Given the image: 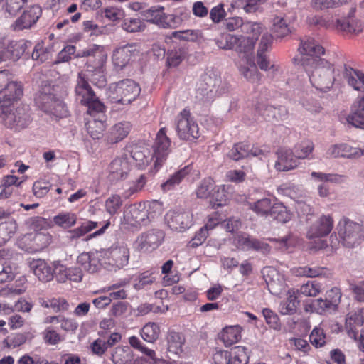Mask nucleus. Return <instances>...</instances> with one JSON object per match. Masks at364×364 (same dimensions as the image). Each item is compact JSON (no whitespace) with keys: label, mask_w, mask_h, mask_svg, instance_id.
I'll list each match as a JSON object with an SVG mask.
<instances>
[{"label":"nucleus","mask_w":364,"mask_h":364,"mask_svg":"<svg viewBox=\"0 0 364 364\" xmlns=\"http://www.w3.org/2000/svg\"><path fill=\"white\" fill-rule=\"evenodd\" d=\"M168 227L177 232H184L193 224V215L189 211L171 210L166 215Z\"/></svg>","instance_id":"obj_17"},{"label":"nucleus","mask_w":364,"mask_h":364,"mask_svg":"<svg viewBox=\"0 0 364 364\" xmlns=\"http://www.w3.org/2000/svg\"><path fill=\"white\" fill-rule=\"evenodd\" d=\"M141 88L134 80H122L109 87L108 98L112 103L129 105L139 95Z\"/></svg>","instance_id":"obj_6"},{"label":"nucleus","mask_w":364,"mask_h":364,"mask_svg":"<svg viewBox=\"0 0 364 364\" xmlns=\"http://www.w3.org/2000/svg\"><path fill=\"white\" fill-rule=\"evenodd\" d=\"M311 343L316 348H320L326 343V334L322 328L315 327L309 336Z\"/></svg>","instance_id":"obj_61"},{"label":"nucleus","mask_w":364,"mask_h":364,"mask_svg":"<svg viewBox=\"0 0 364 364\" xmlns=\"http://www.w3.org/2000/svg\"><path fill=\"white\" fill-rule=\"evenodd\" d=\"M98 333L100 335V338H97L91 343L90 348L93 354L102 356L105 353L109 348L105 341L106 333L100 331Z\"/></svg>","instance_id":"obj_54"},{"label":"nucleus","mask_w":364,"mask_h":364,"mask_svg":"<svg viewBox=\"0 0 364 364\" xmlns=\"http://www.w3.org/2000/svg\"><path fill=\"white\" fill-rule=\"evenodd\" d=\"M146 215H147L148 223L162 214L163 205L161 203L153 200L146 203Z\"/></svg>","instance_id":"obj_58"},{"label":"nucleus","mask_w":364,"mask_h":364,"mask_svg":"<svg viewBox=\"0 0 364 364\" xmlns=\"http://www.w3.org/2000/svg\"><path fill=\"white\" fill-rule=\"evenodd\" d=\"M98 222L87 220L71 231L73 238H79L90 232L99 225Z\"/></svg>","instance_id":"obj_55"},{"label":"nucleus","mask_w":364,"mask_h":364,"mask_svg":"<svg viewBox=\"0 0 364 364\" xmlns=\"http://www.w3.org/2000/svg\"><path fill=\"white\" fill-rule=\"evenodd\" d=\"M106 107L104 109H97L93 112H87L90 118L87 119L86 129L90 136L94 139H99L104 136V131L107 126Z\"/></svg>","instance_id":"obj_15"},{"label":"nucleus","mask_w":364,"mask_h":364,"mask_svg":"<svg viewBox=\"0 0 364 364\" xmlns=\"http://www.w3.org/2000/svg\"><path fill=\"white\" fill-rule=\"evenodd\" d=\"M298 51L301 55L299 61L304 68L314 65L315 59H321V55L325 53L323 46L312 38L302 39Z\"/></svg>","instance_id":"obj_11"},{"label":"nucleus","mask_w":364,"mask_h":364,"mask_svg":"<svg viewBox=\"0 0 364 364\" xmlns=\"http://www.w3.org/2000/svg\"><path fill=\"white\" fill-rule=\"evenodd\" d=\"M360 224L343 217L338 224V233L344 246L351 248L361 242Z\"/></svg>","instance_id":"obj_9"},{"label":"nucleus","mask_w":364,"mask_h":364,"mask_svg":"<svg viewBox=\"0 0 364 364\" xmlns=\"http://www.w3.org/2000/svg\"><path fill=\"white\" fill-rule=\"evenodd\" d=\"M66 92L60 94L55 86L42 85L34 97L36 105L39 109L55 119H62L69 115V110L64 101Z\"/></svg>","instance_id":"obj_1"},{"label":"nucleus","mask_w":364,"mask_h":364,"mask_svg":"<svg viewBox=\"0 0 364 364\" xmlns=\"http://www.w3.org/2000/svg\"><path fill=\"white\" fill-rule=\"evenodd\" d=\"M29 267L40 281L48 282L53 279L55 270L45 260L32 259L29 262Z\"/></svg>","instance_id":"obj_28"},{"label":"nucleus","mask_w":364,"mask_h":364,"mask_svg":"<svg viewBox=\"0 0 364 364\" xmlns=\"http://www.w3.org/2000/svg\"><path fill=\"white\" fill-rule=\"evenodd\" d=\"M77 220L75 213L68 211H63L55 215L53 218V223L63 229H68L73 227Z\"/></svg>","instance_id":"obj_41"},{"label":"nucleus","mask_w":364,"mask_h":364,"mask_svg":"<svg viewBox=\"0 0 364 364\" xmlns=\"http://www.w3.org/2000/svg\"><path fill=\"white\" fill-rule=\"evenodd\" d=\"M293 273L298 277H329L332 275L330 269L321 267H299L292 269Z\"/></svg>","instance_id":"obj_35"},{"label":"nucleus","mask_w":364,"mask_h":364,"mask_svg":"<svg viewBox=\"0 0 364 364\" xmlns=\"http://www.w3.org/2000/svg\"><path fill=\"white\" fill-rule=\"evenodd\" d=\"M277 159L274 168L278 171H288L296 168L299 165L294 151L290 149L280 147L276 151Z\"/></svg>","instance_id":"obj_22"},{"label":"nucleus","mask_w":364,"mask_h":364,"mask_svg":"<svg viewBox=\"0 0 364 364\" xmlns=\"http://www.w3.org/2000/svg\"><path fill=\"white\" fill-rule=\"evenodd\" d=\"M321 290V284L315 281H309L300 288L301 294L306 296H316Z\"/></svg>","instance_id":"obj_63"},{"label":"nucleus","mask_w":364,"mask_h":364,"mask_svg":"<svg viewBox=\"0 0 364 364\" xmlns=\"http://www.w3.org/2000/svg\"><path fill=\"white\" fill-rule=\"evenodd\" d=\"M121 26L128 33L141 32L146 28L145 23L139 18H125Z\"/></svg>","instance_id":"obj_48"},{"label":"nucleus","mask_w":364,"mask_h":364,"mask_svg":"<svg viewBox=\"0 0 364 364\" xmlns=\"http://www.w3.org/2000/svg\"><path fill=\"white\" fill-rule=\"evenodd\" d=\"M146 208V203L131 204L124 213V219L127 224L135 228L146 225L149 223Z\"/></svg>","instance_id":"obj_19"},{"label":"nucleus","mask_w":364,"mask_h":364,"mask_svg":"<svg viewBox=\"0 0 364 364\" xmlns=\"http://www.w3.org/2000/svg\"><path fill=\"white\" fill-rule=\"evenodd\" d=\"M77 264L82 270L89 273L97 272L100 269L99 259L87 252H83L77 257Z\"/></svg>","instance_id":"obj_37"},{"label":"nucleus","mask_w":364,"mask_h":364,"mask_svg":"<svg viewBox=\"0 0 364 364\" xmlns=\"http://www.w3.org/2000/svg\"><path fill=\"white\" fill-rule=\"evenodd\" d=\"M343 77L355 90L364 92V73L347 65L344 66ZM346 122L355 127L364 129V95L353 104Z\"/></svg>","instance_id":"obj_3"},{"label":"nucleus","mask_w":364,"mask_h":364,"mask_svg":"<svg viewBox=\"0 0 364 364\" xmlns=\"http://www.w3.org/2000/svg\"><path fill=\"white\" fill-rule=\"evenodd\" d=\"M168 350L175 354H180L183 352V347L185 343V338L181 333L169 331L167 335Z\"/></svg>","instance_id":"obj_42"},{"label":"nucleus","mask_w":364,"mask_h":364,"mask_svg":"<svg viewBox=\"0 0 364 364\" xmlns=\"http://www.w3.org/2000/svg\"><path fill=\"white\" fill-rule=\"evenodd\" d=\"M314 149V143L311 141H304L294 146L295 156L299 159L309 158Z\"/></svg>","instance_id":"obj_56"},{"label":"nucleus","mask_w":364,"mask_h":364,"mask_svg":"<svg viewBox=\"0 0 364 364\" xmlns=\"http://www.w3.org/2000/svg\"><path fill=\"white\" fill-rule=\"evenodd\" d=\"M273 22L272 32L276 38H282L291 33L289 25L283 18L277 16Z\"/></svg>","instance_id":"obj_51"},{"label":"nucleus","mask_w":364,"mask_h":364,"mask_svg":"<svg viewBox=\"0 0 364 364\" xmlns=\"http://www.w3.org/2000/svg\"><path fill=\"white\" fill-rule=\"evenodd\" d=\"M267 0H234L232 6L234 8H243L247 13L254 12L257 6L264 4Z\"/></svg>","instance_id":"obj_57"},{"label":"nucleus","mask_w":364,"mask_h":364,"mask_svg":"<svg viewBox=\"0 0 364 364\" xmlns=\"http://www.w3.org/2000/svg\"><path fill=\"white\" fill-rule=\"evenodd\" d=\"M139 52V46L137 44H127L114 51L112 62L116 68L122 69L129 63L132 58L138 55Z\"/></svg>","instance_id":"obj_20"},{"label":"nucleus","mask_w":364,"mask_h":364,"mask_svg":"<svg viewBox=\"0 0 364 364\" xmlns=\"http://www.w3.org/2000/svg\"><path fill=\"white\" fill-rule=\"evenodd\" d=\"M171 139L167 136L166 127L161 128L156 134L155 141L152 146L153 154L150 159L140 150H135L132 152V158L135 160L136 165L140 168H145L153 161L154 168L156 171L162 167L171 152Z\"/></svg>","instance_id":"obj_2"},{"label":"nucleus","mask_w":364,"mask_h":364,"mask_svg":"<svg viewBox=\"0 0 364 364\" xmlns=\"http://www.w3.org/2000/svg\"><path fill=\"white\" fill-rule=\"evenodd\" d=\"M10 213L0 208V247L6 244L16 232V221L11 218Z\"/></svg>","instance_id":"obj_21"},{"label":"nucleus","mask_w":364,"mask_h":364,"mask_svg":"<svg viewBox=\"0 0 364 364\" xmlns=\"http://www.w3.org/2000/svg\"><path fill=\"white\" fill-rule=\"evenodd\" d=\"M242 328L239 325L225 327L219 335V338L225 346H230L241 340Z\"/></svg>","instance_id":"obj_32"},{"label":"nucleus","mask_w":364,"mask_h":364,"mask_svg":"<svg viewBox=\"0 0 364 364\" xmlns=\"http://www.w3.org/2000/svg\"><path fill=\"white\" fill-rule=\"evenodd\" d=\"M132 129V124L127 121L119 122L112 126L105 134L103 140L108 145L117 144L125 139Z\"/></svg>","instance_id":"obj_23"},{"label":"nucleus","mask_w":364,"mask_h":364,"mask_svg":"<svg viewBox=\"0 0 364 364\" xmlns=\"http://www.w3.org/2000/svg\"><path fill=\"white\" fill-rule=\"evenodd\" d=\"M176 134L181 140L195 141L200 136L198 123L191 117L190 109L184 108L176 118Z\"/></svg>","instance_id":"obj_7"},{"label":"nucleus","mask_w":364,"mask_h":364,"mask_svg":"<svg viewBox=\"0 0 364 364\" xmlns=\"http://www.w3.org/2000/svg\"><path fill=\"white\" fill-rule=\"evenodd\" d=\"M0 118L8 128L19 131L26 128L29 124V117L23 108L14 110L12 106L9 108H0Z\"/></svg>","instance_id":"obj_14"},{"label":"nucleus","mask_w":364,"mask_h":364,"mask_svg":"<svg viewBox=\"0 0 364 364\" xmlns=\"http://www.w3.org/2000/svg\"><path fill=\"white\" fill-rule=\"evenodd\" d=\"M163 10V8H161V9H149L143 12V16L146 18L147 21L165 28L167 14H165Z\"/></svg>","instance_id":"obj_45"},{"label":"nucleus","mask_w":364,"mask_h":364,"mask_svg":"<svg viewBox=\"0 0 364 364\" xmlns=\"http://www.w3.org/2000/svg\"><path fill=\"white\" fill-rule=\"evenodd\" d=\"M364 309H360L356 311L350 312L347 315L346 320V328L348 334L355 341L359 340L358 348L361 351H364V334L362 331L359 334L358 327H361L364 323Z\"/></svg>","instance_id":"obj_16"},{"label":"nucleus","mask_w":364,"mask_h":364,"mask_svg":"<svg viewBox=\"0 0 364 364\" xmlns=\"http://www.w3.org/2000/svg\"><path fill=\"white\" fill-rule=\"evenodd\" d=\"M278 222L285 223L290 220L291 213L282 203L274 204L269 215Z\"/></svg>","instance_id":"obj_49"},{"label":"nucleus","mask_w":364,"mask_h":364,"mask_svg":"<svg viewBox=\"0 0 364 364\" xmlns=\"http://www.w3.org/2000/svg\"><path fill=\"white\" fill-rule=\"evenodd\" d=\"M130 171V164L127 155L114 159L109 166V178L111 181L126 178Z\"/></svg>","instance_id":"obj_24"},{"label":"nucleus","mask_w":364,"mask_h":364,"mask_svg":"<svg viewBox=\"0 0 364 364\" xmlns=\"http://www.w3.org/2000/svg\"><path fill=\"white\" fill-rule=\"evenodd\" d=\"M298 291L294 289H289L287 294V299L280 303L279 310L283 315H291L296 311L297 306L299 304L298 300Z\"/></svg>","instance_id":"obj_34"},{"label":"nucleus","mask_w":364,"mask_h":364,"mask_svg":"<svg viewBox=\"0 0 364 364\" xmlns=\"http://www.w3.org/2000/svg\"><path fill=\"white\" fill-rule=\"evenodd\" d=\"M41 14V7L38 5H33L23 11L22 14L11 24V28L14 31L29 29L36 23Z\"/></svg>","instance_id":"obj_18"},{"label":"nucleus","mask_w":364,"mask_h":364,"mask_svg":"<svg viewBox=\"0 0 364 364\" xmlns=\"http://www.w3.org/2000/svg\"><path fill=\"white\" fill-rule=\"evenodd\" d=\"M246 65L239 67L240 72L252 83H257L261 79V74L258 72L255 63L254 58H248L245 60Z\"/></svg>","instance_id":"obj_38"},{"label":"nucleus","mask_w":364,"mask_h":364,"mask_svg":"<svg viewBox=\"0 0 364 364\" xmlns=\"http://www.w3.org/2000/svg\"><path fill=\"white\" fill-rule=\"evenodd\" d=\"M129 343L134 349L147 356L154 364H156L159 360L156 358V352L147 348L137 336H130L129 338Z\"/></svg>","instance_id":"obj_44"},{"label":"nucleus","mask_w":364,"mask_h":364,"mask_svg":"<svg viewBox=\"0 0 364 364\" xmlns=\"http://www.w3.org/2000/svg\"><path fill=\"white\" fill-rule=\"evenodd\" d=\"M215 186L214 180L210 178H205L200 183L196 190V193L199 198H207L210 196Z\"/></svg>","instance_id":"obj_50"},{"label":"nucleus","mask_w":364,"mask_h":364,"mask_svg":"<svg viewBox=\"0 0 364 364\" xmlns=\"http://www.w3.org/2000/svg\"><path fill=\"white\" fill-rule=\"evenodd\" d=\"M228 156L231 159L234 161H239L240 159L249 157V145L242 142L235 144L230 151Z\"/></svg>","instance_id":"obj_52"},{"label":"nucleus","mask_w":364,"mask_h":364,"mask_svg":"<svg viewBox=\"0 0 364 364\" xmlns=\"http://www.w3.org/2000/svg\"><path fill=\"white\" fill-rule=\"evenodd\" d=\"M26 44L23 41H12L7 46L3 43L0 50V63L8 59L17 60L24 53Z\"/></svg>","instance_id":"obj_29"},{"label":"nucleus","mask_w":364,"mask_h":364,"mask_svg":"<svg viewBox=\"0 0 364 364\" xmlns=\"http://www.w3.org/2000/svg\"><path fill=\"white\" fill-rule=\"evenodd\" d=\"M333 227V220L331 215H322L309 229L307 237L309 239L327 236Z\"/></svg>","instance_id":"obj_26"},{"label":"nucleus","mask_w":364,"mask_h":364,"mask_svg":"<svg viewBox=\"0 0 364 364\" xmlns=\"http://www.w3.org/2000/svg\"><path fill=\"white\" fill-rule=\"evenodd\" d=\"M28 0H4V8L10 16H16Z\"/></svg>","instance_id":"obj_62"},{"label":"nucleus","mask_w":364,"mask_h":364,"mask_svg":"<svg viewBox=\"0 0 364 364\" xmlns=\"http://www.w3.org/2000/svg\"><path fill=\"white\" fill-rule=\"evenodd\" d=\"M235 240L237 247L244 250L268 251L269 250L268 244L262 242L256 238L250 237L246 234L237 235Z\"/></svg>","instance_id":"obj_30"},{"label":"nucleus","mask_w":364,"mask_h":364,"mask_svg":"<svg viewBox=\"0 0 364 364\" xmlns=\"http://www.w3.org/2000/svg\"><path fill=\"white\" fill-rule=\"evenodd\" d=\"M75 92L77 100L87 107V112L104 109L105 105L99 100L82 73H78Z\"/></svg>","instance_id":"obj_8"},{"label":"nucleus","mask_w":364,"mask_h":364,"mask_svg":"<svg viewBox=\"0 0 364 364\" xmlns=\"http://www.w3.org/2000/svg\"><path fill=\"white\" fill-rule=\"evenodd\" d=\"M103 53L104 50L102 46L94 44L83 50L81 53H78L76 56L77 58L88 57L89 58L97 57L98 60L102 62Z\"/></svg>","instance_id":"obj_59"},{"label":"nucleus","mask_w":364,"mask_h":364,"mask_svg":"<svg viewBox=\"0 0 364 364\" xmlns=\"http://www.w3.org/2000/svg\"><path fill=\"white\" fill-rule=\"evenodd\" d=\"M165 235L164 231L160 229L148 230L137 237L134 247L139 252H151L161 245Z\"/></svg>","instance_id":"obj_12"},{"label":"nucleus","mask_w":364,"mask_h":364,"mask_svg":"<svg viewBox=\"0 0 364 364\" xmlns=\"http://www.w3.org/2000/svg\"><path fill=\"white\" fill-rule=\"evenodd\" d=\"M247 203L250 210L261 216L269 215L273 206L272 200L269 198H263L254 202L247 201Z\"/></svg>","instance_id":"obj_39"},{"label":"nucleus","mask_w":364,"mask_h":364,"mask_svg":"<svg viewBox=\"0 0 364 364\" xmlns=\"http://www.w3.org/2000/svg\"><path fill=\"white\" fill-rule=\"evenodd\" d=\"M315 64L310 68H305L309 73V77L311 85L323 92L330 89L335 80L333 75L334 68L332 64L324 59H315Z\"/></svg>","instance_id":"obj_4"},{"label":"nucleus","mask_w":364,"mask_h":364,"mask_svg":"<svg viewBox=\"0 0 364 364\" xmlns=\"http://www.w3.org/2000/svg\"><path fill=\"white\" fill-rule=\"evenodd\" d=\"M216 45L220 49L235 50L239 54H243L245 60H247L248 58H253L255 38L242 35L223 33L216 40Z\"/></svg>","instance_id":"obj_5"},{"label":"nucleus","mask_w":364,"mask_h":364,"mask_svg":"<svg viewBox=\"0 0 364 364\" xmlns=\"http://www.w3.org/2000/svg\"><path fill=\"white\" fill-rule=\"evenodd\" d=\"M50 188L51 183L48 181L40 180L33 183V192L37 198H43L48 193Z\"/></svg>","instance_id":"obj_64"},{"label":"nucleus","mask_w":364,"mask_h":364,"mask_svg":"<svg viewBox=\"0 0 364 364\" xmlns=\"http://www.w3.org/2000/svg\"><path fill=\"white\" fill-rule=\"evenodd\" d=\"M13 255V252L9 249L0 250V284L9 282L15 278L16 268L8 262Z\"/></svg>","instance_id":"obj_27"},{"label":"nucleus","mask_w":364,"mask_h":364,"mask_svg":"<svg viewBox=\"0 0 364 364\" xmlns=\"http://www.w3.org/2000/svg\"><path fill=\"white\" fill-rule=\"evenodd\" d=\"M111 360L114 364H129L132 360L129 349L122 346L116 347L112 353Z\"/></svg>","instance_id":"obj_47"},{"label":"nucleus","mask_w":364,"mask_h":364,"mask_svg":"<svg viewBox=\"0 0 364 364\" xmlns=\"http://www.w3.org/2000/svg\"><path fill=\"white\" fill-rule=\"evenodd\" d=\"M193 171L191 165L185 166L183 168L179 169L173 173L170 177L161 185V188L164 191H168L173 189L176 186H178L181 181Z\"/></svg>","instance_id":"obj_31"},{"label":"nucleus","mask_w":364,"mask_h":364,"mask_svg":"<svg viewBox=\"0 0 364 364\" xmlns=\"http://www.w3.org/2000/svg\"><path fill=\"white\" fill-rule=\"evenodd\" d=\"M337 27L343 32L349 34H358L363 30L360 21L354 19L338 20Z\"/></svg>","instance_id":"obj_46"},{"label":"nucleus","mask_w":364,"mask_h":364,"mask_svg":"<svg viewBox=\"0 0 364 364\" xmlns=\"http://www.w3.org/2000/svg\"><path fill=\"white\" fill-rule=\"evenodd\" d=\"M358 148L350 146L347 144L331 146L326 151L327 157L357 158Z\"/></svg>","instance_id":"obj_36"},{"label":"nucleus","mask_w":364,"mask_h":364,"mask_svg":"<svg viewBox=\"0 0 364 364\" xmlns=\"http://www.w3.org/2000/svg\"><path fill=\"white\" fill-rule=\"evenodd\" d=\"M130 256L129 249L127 245H112L104 252L105 262L110 267L111 270L117 271L127 266Z\"/></svg>","instance_id":"obj_13"},{"label":"nucleus","mask_w":364,"mask_h":364,"mask_svg":"<svg viewBox=\"0 0 364 364\" xmlns=\"http://www.w3.org/2000/svg\"><path fill=\"white\" fill-rule=\"evenodd\" d=\"M102 15L109 21L118 22L124 18L125 12L122 9L111 6L104 8Z\"/></svg>","instance_id":"obj_53"},{"label":"nucleus","mask_w":364,"mask_h":364,"mask_svg":"<svg viewBox=\"0 0 364 364\" xmlns=\"http://www.w3.org/2000/svg\"><path fill=\"white\" fill-rule=\"evenodd\" d=\"M43 338L48 345H57L63 338L52 327H47L42 333Z\"/></svg>","instance_id":"obj_60"},{"label":"nucleus","mask_w":364,"mask_h":364,"mask_svg":"<svg viewBox=\"0 0 364 364\" xmlns=\"http://www.w3.org/2000/svg\"><path fill=\"white\" fill-rule=\"evenodd\" d=\"M232 187L230 185L214 186L212 198L215 200L212 203L213 208H218L227 204Z\"/></svg>","instance_id":"obj_33"},{"label":"nucleus","mask_w":364,"mask_h":364,"mask_svg":"<svg viewBox=\"0 0 364 364\" xmlns=\"http://www.w3.org/2000/svg\"><path fill=\"white\" fill-rule=\"evenodd\" d=\"M160 333L161 330L158 323L149 322L142 327L140 335L144 341L153 343L159 338Z\"/></svg>","instance_id":"obj_43"},{"label":"nucleus","mask_w":364,"mask_h":364,"mask_svg":"<svg viewBox=\"0 0 364 364\" xmlns=\"http://www.w3.org/2000/svg\"><path fill=\"white\" fill-rule=\"evenodd\" d=\"M23 95V85L21 82L13 81L0 90V108H9Z\"/></svg>","instance_id":"obj_25"},{"label":"nucleus","mask_w":364,"mask_h":364,"mask_svg":"<svg viewBox=\"0 0 364 364\" xmlns=\"http://www.w3.org/2000/svg\"><path fill=\"white\" fill-rule=\"evenodd\" d=\"M213 364H247L249 356L245 346H235L230 351L216 350L212 355Z\"/></svg>","instance_id":"obj_10"},{"label":"nucleus","mask_w":364,"mask_h":364,"mask_svg":"<svg viewBox=\"0 0 364 364\" xmlns=\"http://www.w3.org/2000/svg\"><path fill=\"white\" fill-rule=\"evenodd\" d=\"M124 200L122 197L117 193L109 196L104 204L105 210L110 216H114L120 213Z\"/></svg>","instance_id":"obj_40"}]
</instances>
